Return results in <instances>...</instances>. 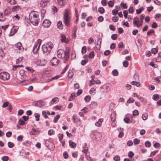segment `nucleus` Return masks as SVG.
<instances>
[{
    "label": "nucleus",
    "instance_id": "obj_1",
    "mask_svg": "<svg viewBox=\"0 0 161 161\" xmlns=\"http://www.w3.org/2000/svg\"><path fill=\"white\" fill-rule=\"evenodd\" d=\"M64 22L66 26H69L70 25V18L69 15V11L68 9H66L64 14Z\"/></svg>",
    "mask_w": 161,
    "mask_h": 161
},
{
    "label": "nucleus",
    "instance_id": "obj_2",
    "mask_svg": "<svg viewBox=\"0 0 161 161\" xmlns=\"http://www.w3.org/2000/svg\"><path fill=\"white\" fill-rule=\"evenodd\" d=\"M69 53L65 52L62 49L58 50L57 52V56L60 58H65L67 59L69 58Z\"/></svg>",
    "mask_w": 161,
    "mask_h": 161
},
{
    "label": "nucleus",
    "instance_id": "obj_3",
    "mask_svg": "<svg viewBox=\"0 0 161 161\" xmlns=\"http://www.w3.org/2000/svg\"><path fill=\"white\" fill-rule=\"evenodd\" d=\"M90 136L94 140H99L102 137V135L100 132H94L91 134Z\"/></svg>",
    "mask_w": 161,
    "mask_h": 161
},
{
    "label": "nucleus",
    "instance_id": "obj_4",
    "mask_svg": "<svg viewBox=\"0 0 161 161\" xmlns=\"http://www.w3.org/2000/svg\"><path fill=\"white\" fill-rule=\"evenodd\" d=\"M39 16L37 14H34L33 16L31 17L30 20L31 23L34 25H37L39 23Z\"/></svg>",
    "mask_w": 161,
    "mask_h": 161
},
{
    "label": "nucleus",
    "instance_id": "obj_5",
    "mask_svg": "<svg viewBox=\"0 0 161 161\" xmlns=\"http://www.w3.org/2000/svg\"><path fill=\"white\" fill-rule=\"evenodd\" d=\"M41 42L42 40L39 39L38 40L36 43L35 44L33 49V51L34 54H36L37 53V52L39 50Z\"/></svg>",
    "mask_w": 161,
    "mask_h": 161
},
{
    "label": "nucleus",
    "instance_id": "obj_6",
    "mask_svg": "<svg viewBox=\"0 0 161 161\" xmlns=\"http://www.w3.org/2000/svg\"><path fill=\"white\" fill-rule=\"evenodd\" d=\"M10 78V74L8 72H3L0 73V79L3 80H8Z\"/></svg>",
    "mask_w": 161,
    "mask_h": 161
},
{
    "label": "nucleus",
    "instance_id": "obj_7",
    "mask_svg": "<svg viewBox=\"0 0 161 161\" xmlns=\"http://www.w3.org/2000/svg\"><path fill=\"white\" fill-rule=\"evenodd\" d=\"M140 21L139 20V18L138 17H135L133 18V23L134 26H136L137 27H139L141 26L142 25V23L140 25Z\"/></svg>",
    "mask_w": 161,
    "mask_h": 161
},
{
    "label": "nucleus",
    "instance_id": "obj_8",
    "mask_svg": "<svg viewBox=\"0 0 161 161\" xmlns=\"http://www.w3.org/2000/svg\"><path fill=\"white\" fill-rule=\"evenodd\" d=\"M50 0H42L40 3V6L42 8L46 7L50 2Z\"/></svg>",
    "mask_w": 161,
    "mask_h": 161
},
{
    "label": "nucleus",
    "instance_id": "obj_9",
    "mask_svg": "<svg viewBox=\"0 0 161 161\" xmlns=\"http://www.w3.org/2000/svg\"><path fill=\"white\" fill-rule=\"evenodd\" d=\"M51 22L48 19H45L43 23L42 26L45 28H48L50 26Z\"/></svg>",
    "mask_w": 161,
    "mask_h": 161
},
{
    "label": "nucleus",
    "instance_id": "obj_10",
    "mask_svg": "<svg viewBox=\"0 0 161 161\" xmlns=\"http://www.w3.org/2000/svg\"><path fill=\"white\" fill-rule=\"evenodd\" d=\"M14 47L15 49L17 50H19L20 51H23V48L22 46V44L21 42H18L16 44H15Z\"/></svg>",
    "mask_w": 161,
    "mask_h": 161
},
{
    "label": "nucleus",
    "instance_id": "obj_11",
    "mask_svg": "<svg viewBox=\"0 0 161 161\" xmlns=\"http://www.w3.org/2000/svg\"><path fill=\"white\" fill-rule=\"evenodd\" d=\"M59 60H58L56 58H53L51 61V63L53 66L58 65L59 64Z\"/></svg>",
    "mask_w": 161,
    "mask_h": 161
},
{
    "label": "nucleus",
    "instance_id": "obj_12",
    "mask_svg": "<svg viewBox=\"0 0 161 161\" xmlns=\"http://www.w3.org/2000/svg\"><path fill=\"white\" fill-rule=\"evenodd\" d=\"M44 105H45L44 102L42 101H37L34 104V105L35 106H36L39 107H41L42 106H43Z\"/></svg>",
    "mask_w": 161,
    "mask_h": 161
},
{
    "label": "nucleus",
    "instance_id": "obj_13",
    "mask_svg": "<svg viewBox=\"0 0 161 161\" xmlns=\"http://www.w3.org/2000/svg\"><path fill=\"white\" fill-rule=\"evenodd\" d=\"M42 48L43 51L46 53H49L50 52L51 50L47 47L46 45H43L42 47Z\"/></svg>",
    "mask_w": 161,
    "mask_h": 161
},
{
    "label": "nucleus",
    "instance_id": "obj_14",
    "mask_svg": "<svg viewBox=\"0 0 161 161\" xmlns=\"http://www.w3.org/2000/svg\"><path fill=\"white\" fill-rule=\"evenodd\" d=\"M83 112H80L79 113V114L81 117H83L84 115V113H85L88 111V109L86 107H84L81 110Z\"/></svg>",
    "mask_w": 161,
    "mask_h": 161
},
{
    "label": "nucleus",
    "instance_id": "obj_15",
    "mask_svg": "<svg viewBox=\"0 0 161 161\" xmlns=\"http://www.w3.org/2000/svg\"><path fill=\"white\" fill-rule=\"evenodd\" d=\"M76 97V96L75 92H73L71 94V95L68 99V100L70 101H72Z\"/></svg>",
    "mask_w": 161,
    "mask_h": 161
},
{
    "label": "nucleus",
    "instance_id": "obj_16",
    "mask_svg": "<svg viewBox=\"0 0 161 161\" xmlns=\"http://www.w3.org/2000/svg\"><path fill=\"white\" fill-rule=\"evenodd\" d=\"M103 120L102 119H99L98 121L95 123V125L99 127L101 126Z\"/></svg>",
    "mask_w": 161,
    "mask_h": 161
},
{
    "label": "nucleus",
    "instance_id": "obj_17",
    "mask_svg": "<svg viewBox=\"0 0 161 161\" xmlns=\"http://www.w3.org/2000/svg\"><path fill=\"white\" fill-rule=\"evenodd\" d=\"M69 144L70 147H71L72 148H74L76 147V144L72 142L71 140H70L69 141Z\"/></svg>",
    "mask_w": 161,
    "mask_h": 161
},
{
    "label": "nucleus",
    "instance_id": "obj_18",
    "mask_svg": "<svg viewBox=\"0 0 161 161\" xmlns=\"http://www.w3.org/2000/svg\"><path fill=\"white\" fill-rule=\"evenodd\" d=\"M97 105V103L95 102H92L90 105V107L92 108H96Z\"/></svg>",
    "mask_w": 161,
    "mask_h": 161
},
{
    "label": "nucleus",
    "instance_id": "obj_19",
    "mask_svg": "<svg viewBox=\"0 0 161 161\" xmlns=\"http://www.w3.org/2000/svg\"><path fill=\"white\" fill-rule=\"evenodd\" d=\"M59 101L58 98L57 97H55L53 98L52 100L51 101V103L52 104H54L55 103H58Z\"/></svg>",
    "mask_w": 161,
    "mask_h": 161
},
{
    "label": "nucleus",
    "instance_id": "obj_20",
    "mask_svg": "<svg viewBox=\"0 0 161 161\" xmlns=\"http://www.w3.org/2000/svg\"><path fill=\"white\" fill-rule=\"evenodd\" d=\"M40 131L38 130H36L34 129H32L30 133L31 134L33 135H35L36 133L39 132Z\"/></svg>",
    "mask_w": 161,
    "mask_h": 161
},
{
    "label": "nucleus",
    "instance_id": "obj_21",
    "mask_svg": "<svg viewBox=\"0 0 161 161\" xmlns=\"http://www.w3.org/2000/svg\"><path fill=\"white\" fill-rule=\"evenodd\" d=\"M61 41L62 42H64L66 43H67L68 42L67 41V40L65 36L62 35L61 36Z\"/></svg>",
    "mask_w": 161,
    "mask_h": 161
},
{
    "label": "nucleus",
    "instance_id": "obj_22",
    "mask_svg": "<svg viewBox=\"0 0 161 161\" xmlns=\"http://www.w3.org/2000/svg\"><path fill=\"white\" fill-rule=\"evenodd\" d=\"M101 83L100 81H90L89 85L90 86H92L93 84H99Z\"/></svg>",
    "mask_w": 161,
    "mask_h": 161
},
{
    "label": "nucleus",
    "instance_id": "obj_23",
    "mask_svg": "<svg viewBox=\"0 0 161 161\" xmlns=\"http://www.w3.org/2000/svg\"><path fill=\"white\" fill-rule=\"evenodd\" d=\"M57 26L59 29H62L63 28V25H62V21H59L58 22Z\"/></svg>",
    "mask_w": 161,
    "mask_h": 161
},
{
    "label": "nucleus",
    "instance_id": "obj_24",
    "mask_svg": "<svg viewBox=\"0 0 161 161\" xmlns=\"http://www.w3.org/2000/svg\"><path fill=\"white\" fill-rule=\"evenodd\" d=\"M46 45H47V47L49 48V49L51 50L53 47V44L51 42H48Z\"/></svg>",
    "mask_w": 161,
    "mask_h": 161
},
{
    "label": "nucleus",
    "instance_id": "obj_25",
    "mask_svg": "<svg viewBox=\"0 0 161 161\" xmlns=\"http://www.w3.org/2000/svg\"><path fill=\"white\" fill-rule=\"evenodd\" d=\"M19 74L21 76L23 77V78H25V77L26 76L25 71L23 70L22 69L20 70L19 71Z\"/></svg>",
    "mask_w": 161,
    "mask_h": 161
},
{
    "label": "nucleus",
    "instance_id": "obj_26",
    "mask_svg": "<svg viewBox=\"0 0 161 161\" xmlns=\"http://www.w3.org/2000/svg\"><path fill=\"white\" fill-rule=\"evenodd\" d=\"M23 144L26 146L29 147L31 145V142L29 141H25L23 143Z\"/></svg>",
    "mask_w": 161,
    "mask_h": 161
},
{
    "label": "nucleus",
    "instance_id": "obj_27",
    "mask_svg": "<svg viewBox=\"0 0 161 161\" xmlns=\"http://www.w3.org/2000/svg\"><path fill=\"white\" fill-rule=\"evenodd\" d=\"M111 119L112 121L114 122L115 120V114L112 113L111 115Z\"/></svg>",
    "mask_w": 161,
    "mask_h": 161
},
{
    "label": "nucleus",
    "instance_id": "obj_28",
    "mask_svg": "<svg viewBox=\"0 0 161 161\" xmlns=\"http://www.w3.org/2000/svg\"><path fill=\"white\" fill-rule=\"evenodd\" d=\"M145 17V15L143 14H142L141 15L140 17V19L139 20L140 21V25H141L142 24V23H143V21Z\"/></svg>",
    "mask_w": 161,
    "mask_h": 161
},
{
    "label": "nucleus",
    "instance_id": "obj_29",
    "mask_svg": "<svg viewBox=\"0 0 161 161\" xmlns=\"http://www.w3.org/2000/svg\"><path fill=\"white\" fill-rule=\"evenodd\" d=\"M144 10V8L143 7H141L139 9H136V10L137 14H139L141 13Z\"/></svg>",
    "mask_w": 161,
    "mask_h": 161
},
{
    "label": "nucleus",
    "instance_id": "obj_30",
    "mask_svg": "<svg viewBox=\"0 0 161 161\" xmlns=\"http://www.w3.org/2000/svg\"><path fill=\"white\" fill-rule=\"evenodd\" d=\"M65 2V0H57L58 4L60 6H63Z\"/></svg>",
    "mask_w": 161,
    "mask_h": 161
},
{
    "label": "nucleus",
    "instance_id": "obj_31",
    "mask_svg": "<svg viewBox=\"0 0 161 161\" xmlns=\"http://www.w3.org/2000/svg\"><path fill=\"white\" fill-rule=\"evenodd\" d=\"M131 84L135 85L137 86H139L140 85V83L137 81H132Z\"/></svg>",
    "mask_w": 161,
    "mask_h": 161
},
{
    "label": "nucleus",
    "instance_id": "obj_32",
    "mask_svg": "<svg viewBox=\"0 0 161 161\" xmlns=\"http://www.w3.org/2000/svg\"><path fill=\"white\" fill-rule=\"evenodd\" d=\"M148 117V115L146 113H145L142 114V118L143 120H145L147 119Z\"/></svg>",
    "mask_w": 161,
    "mask_h": 161
},
{
    "label": "nucleus",
    "instance_id": "obj_33",
    "mask_svg": "<svg viewBox=\"0 0 161 161\" xmlns=\"http://www.w3.org/2000/svg\"><path fill=\"white\" fill-rule=\"evenodd\" d=\"M34 116L36 118V120L37 121H39V120H40V115L38 113H36L34 114Z\"/></svg>",
    "mask_w": 161,
    "mask_h": 161
},
{
    "label": "nucleus",
    "instance_id": "obj_34",
    "mask_svg": "<svg viewBox=\"0 0 161 161\" xmlns=\"http://www.w3.org/2000/svg\"><path fill=\"white\" fill-rule=\"evenodd\" d=\"M60 117L59 115H57L53 119V121L54 123H56L57 122L58 120Z\"/></svg>",
    "mask_w": 161,
    "mask_h": 161
},
{
    "label": "nucleus",
    "instance_id": "obj_35",
    "mask_svg": "<svg viewBox=\"0 0 161 161\" xmlns=\"http://www.w3.org/2000/svg\"><path fill=\"white\" fill-rule=\"evenodd\" d=\"M98 11L100 14H103L104 13L105 10L103 8L100 7L98 9Z\"/></svg>",
    "mask_w": 161,
    "mask_h": 161
},
{
    "label": "nucleus",
    "instance_id": "obj_36",
    "mask_svg": "<svg viewBox=\"0 0 161 161\" xmlns=\"http://www.w3.org/2000/svg\"><path fill=\"white\" fill-rule=\"evenodd\" d=\"M8 3L11 5H14L16 4V2L15 0H7Z\"/></svg>",
    "mask_w": 161,
    "mask_h": 161
},
{
    "label": "nucleus",
    "instance_id": "obj_37",
    "mask_svg": "<svg viewBox=\"0 0 161 161\" xmlns=\"http://www.w3.org/2000/svg\"><path fill=\"white\" fill-rule=\"evenodd\" d=\"M84 99L86 102H88L90 100L91 97L89 96H86L85 97Z\"/></svg>",
    "mask_w": 161,
    "mask_h": 161
},
{
    "label": "nucleus",
    "instance_id": "obj_38",
    "mask_svg": "<svg viewBox=\"0 0 161 161\" xmlns=\"http://www.w3.org/2000/svg\"><path fill=\"white\" fill-rule=\"evenodd\" d=\"M145 146L147 147H150L151 146V143L149 141H147L145 142Z\"/></svg>",
    "mask_w": 161,
    "mask_h": 161
},
{
    "label": "nucleus",
    "instance_id": "obj_39",
    "mask_svg": "<svg viewBox=\"0 0 161 161\" xmlns=\"http://www.w3.org/2000/svg\"><path fill=\"white\" fill-rule=\"evenodd\" d=\"M73 75V73L71 70H69L68 74V77L69 78H72Z\"/></svg>",
    "mask_w": 161,
    "mask_h": 161
},
{
    "label": "nucleus",
    "instance_id": "obj_40",
    "mask_svg": "<svg viewBox=\"0 0 161 161\" xmlns=\"http://www.w3.org/2000/svg\"><path fill=\"white\" fill-rule=\"evenodd\" d=\"M5 18L3 16V14L2 13L0 12V21H3L5 20Z\"/></svg>",
    "mask_w": 161,
    "mask_h": 161
},
{
    "label": "nucleus",
    "instance_id": "obj_41",
    "mask_svg": "<svg viewBox=\"0 0 161 161\" xmlns=\"http://www.w3.org/2000/svg\"><path fill=\"white\" fill-rule=\"evenodd\" d=\"M72 120L74 123H76L77 122L78 120H80V119H78L77 118H75L74 115H73L72 116Z\"/></svg>",
    "mask_w": 161,
    "mask_h": 161
},
{
    "label": "nucleus",
    "instance_id": "obj_42",
    "mask_svg": "<svg viewBox=\"0 0 161 161\" xmlns=\"http://www.w3.org/2000/svg\"><path fill=\"white\" fill-rule=\"evenodd\" d=\"M113 159L115 161H119L120 159V158L119 156L116 155L114 157Z\"/></svg>",
    "mask_w": 161,
    "mask_h": 161
},
{
    "label": "nucleus",
    "instance_id": "obj_43",
    "mask_svg": "<svg viewBox=\"0 0 161 161\" xmlns=\"http://www.w3.org/2000/svg\"><path fill=\"white\" fill-rule=\"evenodd\" d=\"M113 75L114 76H117L118 74V73L116 69H114L112 72Z\"/></svg>",
    "mask_w": 161,
    "mask_h": 161
},
{
    "label": "nucleus",
    "instance_id": "obj_44",
    "mask_svg": "<svg viewBox=\"0 0 161 161\" xmlns=\"http://www.w3.org/2000/svg\"><path fill=\"white\" fill-rule=\"evenodd\" d=\"M134 101V100L132 98L130 97L127 100V103H133Z\"/></svg>",
    "mask_w": 161,
    "mask_h": 161
},
{
    "label": "nucleus",
    "instance_id": "obj_45",
    "mask_svg": "<svg viewBox=\"0 0 161 161\" xmlns=\"http://www.w3.org/2000/svg\"><path fill=\"white\" fill-rule=\"evenodd\" d=\"M18 124L20 125H23L25 124V123L22 119H19L18 121Z\"/></svg>",
    "mask_w": 161,
    "mask_h": 161
},
{
    "label": "nucleus",
    "instance_id": "obj_46",
    "mask_svg": "<svg viewBox=\"0 0 161 161\" xmlns=\"http://www.w3.org/2000/svg\"><path fill=\"white\" fill-rule=\"evenodd\" d=\"M133 80H139V77L138 75L137 74H135L133 77Z\"/></svg>",
    "mask_w": 161,
    "mask_h": 161
},
{
    "label": "nucleus",
    "instance_id": "obj_47",
    "mask_svg": "<svg viewBox=\"0 0 161 161\" xmlns=\"http://www.w3.org/2000/svg\"><path fill=\"white\" fill-rule=\"evenodd\" d=\"M42 115L44 118L45 119L48 118V116L47 115L46 112L45 111H42Z\"/></svg>",
    "mask_w": 161,
    "mask_h": 161
},
{
    "label": "nucleus",
    "instance_id": "obj_48",
    "mask_svg": "<svg viewBox=\"0 0 161 161\" xmlns=\"http://www.w3.org/2000/svg\"><path fill=\"white\" fill-rule=\"evenodd\" d=\"M9 103L8 102H6L4 103L2 106V107L3 108H5L7 106H8L9 105Z\"/></svg>",
    "mask_w": 161,
    "mask_h": 161
},
{
    "label": "nucleus",
    "instance_id": "obj_49",
    "mask_svg": "<svg viewBox=\"0 0 161 161\" xmlns=\"http://www.w3.org/2000/svg\"><path fill=\"white\" fill-rule=\"evenodd\" d=\"M94 53L93 51L91 52L89 55V57L90 58H92L94 57Z\"/></svg>",
    "mask_w": 161,
    "mask_h": 161
},
{
    "label": "nucleus",
    "instance_id": "obj_50",
    "mask_svg": "<svg viewBox=\"0 0 161 161\" xmlns=\"http://www.w3.org/2000/svg\"><path fill=\"white\" fill-rule=\"evenodd\" d=\"M8 147L10 148H11L13 147L14 146V144L11 142H8Z\"/></svg>",
    "mask_w": 161,
    "mask_h": 161
},
{
    "label": "nucleus",
    "instance_id": "obj_51",
    "mask_svg": "<svg viewBox=\"0 0 161 161\" xmlns=\"http://www.w3.org/2000/svg\"><path fill=\"white\" fill-rule=\"evenodd\" d=\"M101 42H102L101 39L100 38H98L97 39V42H98V43L99 44V47L97 48L98 49H100V47H101L100 45H101Z\"/></svg>",
    "mask_w": 161,
    "mask_h": 161
},
{
    "label": "nucleus",
    "instance_id": "obj_52",
    "mask_svg": "<svg viewBox=\"0 0 161 161\" xmlns=\"http://www.w3.org/2000/svg\"><path fill=\"white\" fill-rule=\"evenodd\" d=\"M129 13L132 14L134 11L133 8L132 6H130L129 9Z\"/></svg>",
    "mask_w": 161,
    "mask_h": 161
},
{
    "label": "nucleus",
    "instance_id": "obj_53",
    "mask_svg": "<svg viewBox=\"0 0 161 161\" xmlns=\"http://www.w3.org/2000/svg\"><path fill=\"white\" fill-rule=\"evenodd\" d=\"M120 6L126 9L127 8L126 3H122L120 4Z\"/></svg>",
    "mask_w": 161,
    "mask_h": 161
},
{
    "label": "nucleus",
    "instance_id": "obj_54",
    "mask_svg": "<svg viewBox=\"0 0 161 161\" xmlns=\"http://www.w3.org/2000/svg\"><path fill=\"white\" fill-rule=\"evenodd\" d=\"M9 159V157L7 156H4L2 158V160L3 161H7Z\"/></svg>",
    "mask_w": 161,
    "mask_h": 161
},
{
    "label": "nucleus",
    "instance_id": "obj_55",
    "mask_svg": "<svg viewBox=\"0 0 161 161\" xmlns=\"http://www.w3.org/2000/svg\"><path fill=\"white\" fill-rule=\"evenodd\" d=\"M140 142V140L137 139L135 138L134 140V143L135 145L139 144Z\"/></svg>",
    "mask_w": 161,
    "mask_h": 161
},
{
    "label": "nucleus",
    "instance_id": "obj_56",
    "mask_svg": "<svg viewBox=\"0 0 161 161\" xmlns=\"http://www.w3.org/2000/svg\"><path fill=\"white\" fill-rule=\"evenodd\" d=\"M108 5L109 7H112L114 6V3L112 1H110L108 2Z\"/></svg>",
    "mask_w": 161,
    "mask_h": 161
},
{
    "label": "nucleus",
    "instance_id": "obj_57",
    "mask_svg": "<svg viewBox=\"0 0 161 161\" xmlns=\"http://www.w3.org/2000/svg\"><path fill=\"white\" fill-rule=\"evenodd\" d=\"M22 61V58H19L18 59H17L16 61V64H19V63L21 62Z\"/></svg>",
    "mask_w": 161,
    "mask_h": 161
},
{
    "label": "nucleus",
    "instance_id": "obj_58",
    "mask_svg": "<svg viewBox=\"0 0 161 161\" xmlns=\"http://www.w3.org/2000/svg\"><path fill=\"white\" fill-rule=\"evenodd\" d=\"M64 158H67L68 157V153L66 152H64L63 153Z\"/></svg>",
    "mask_w": 161,
    "mask_h": 161
},
{
    "label": "nucleus",
    "instance_id": "obj_59",
    "mask_svg": "<svg viewBox=\"0 0 161 161\" xmlns=\"http://www.w3.org/2000/svg\"><path fill=\"white\" fill-rule=\"evenodd\" d=\"M86 47L85 46H83L82 48V53H86Z\"/></svg>",
    "mask_w": 161,
    "mask_h": 161
},
{
    "label": "nucleus",
    "instance_id": "obj_60",
    "mask_svg": "<svg viewBox=\"0 0 161 161\" xmlns=\"http://www.w3.org/2000/svg\"><path fill=\"white\" fill-rule=\"evenodd\" d=\"M151 53H153L155 54L157 53L158 50L156 48H154L152 49L151 50Z\"/></svg>",
    "mask_w": 161,
    "mask_h": 161
},
{
    "label": "nucleus",
    "instance_id": "obj_61",
    "mask_svg": "<svg viewBox=\"0 0 161 161\" xmlns=\"http://www.w3.org/2000/svg\"><path fill=\"white\" fill-rule=\"evenodd\" d=\"M123 65L125 67H127L128 65V62L126 61H124L123 63Z\"/></svg>",
    "mask_w": 161,
    "mask_h": 161
},
{
    "label": "nucleus",
    "instance_id": "obj_62",
    "mask_svg": "<svg viewBox=\"0 0 161 161\" xmlns=\"http://www.w3.org/2000/svg\"><path fill=\"white\" fill-rule=\"evenodd\" d=\"M86 158L89 161H93V159L91 158L87 154L86 155Z\"/></svg>",
    "mask_w": 161,
    "mask_h": 161
},
{
    "label": "nucleus",
    "instance_id": "obj_63",
    "mask_svg": "<svg viewBox=\"0 0 161 161\" xmlns=\"http://www.w3.org/2000/svg\"><path fill=\"white\" fill-rule=\"evenodd\" d=\"M48 134L49 135H52L53 134V130L52 129L49 130L48 132Z\"/></svg>",
    "mask_w": 161,
    "mask_h": 161
},
{
    "label": "nucleus",
    "instance_id": "obj_64",
    "mask_svg": "<svg viewBox=\"0 0 161 161\" xmlns=\"http://www.w3.org/2000/svg\"><path fill=\"white\" fill-rule=\"evenodd\" d=\"M134 155V154L132 151H130L128 153V156L130 158L132 157Z\"/></svg>",
    "mask_w": 161,
    "mask_h": 161
}]
</instances>
